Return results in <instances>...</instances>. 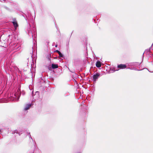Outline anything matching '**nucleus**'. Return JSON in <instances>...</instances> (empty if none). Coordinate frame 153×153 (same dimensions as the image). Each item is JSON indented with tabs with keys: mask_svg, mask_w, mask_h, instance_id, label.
I'll return each instance as SVG.
<instances>
[{
	"mask_svg": "<svg viewBox=\"0 0 153 153\" xmlns=\"http://www.w3.org/2000/svg\"><path fill=\"white\" fill-rule=\"evenodd\" d=\"M25 19L26 20L28 21L29 23L30 22L32 23H33V18H32L31 14L30 13H28L27 15H26ZM29 25L30 27L28 29V34L29 36H32L33 37V35H35L36 33V29L34 25H33L32 26H31L29 23Z\"/></svg>",
	"mask_w": 153,
	"mask_h": 153,
	"instance_id": "obj_1",
	"label": "nucleus"
},
{
	"mask_svg": "<svg viewBox=\"0 0 153 153\" xmlns=\"http://www.w3.org/2000/svg\"><path fill=\"white\" fill-rule=\"evenodd\" d=\"M21 95V93L20 91H18L17 92L14 93L12 94V97L13 98V100L18 101Z\"/></svg>",
	"mask_w": 153,
	"mask_h": 153,
	"instance_id": "obj_2",
	"label": "nucleus"
},
{
	"mask_svg": "<svg viewBox=\"0 0 153 153\" xmlns=\"http://www.w3.org/2000/svg\"><path fill=\"white\" fill-rule=\"evenodd\" d=\"M127 64L128 66L131 67L134 66L135 67H137L140 65V63L138 62H134L128 63Z\"/></svg>",
	"mask_w": 153,
	"mask_h": 153,
	"instance_id": "obj_3",
	"label": "nucleus"
},
{
	"mask_svg": "<svg viewBox=\"0 0 153 153\" xmlns=\"http://www.w3.org/2000/svg\"><path fill=\"white\" fill-rule=\"evenodd\" d=\"M102 75L99 73H96L93 76L94 82H95L97 79Z\"/></svg>",
	"mask_w": 153,
	"mask_h": 153,
	"instance_id": "obj_4",
	"label": "nucleus"
},
{
	"mask_svg": "<svg viewBox=\"0 0 153 153\" xmlns=\"http://www.w3.org/2000/svg\"><path fill=\"white\" fill-rule=\"evenodd\" d=\"M13 21L12 22L15 27V28L16 29L18 27V24L15 19H13Z\"/></svg>",
	"mask_w": 153,
	"mask_h": 153,
	"instance_id": "obj_5",
	"label": "nucleus"
},
{
	"mask_svg": "<svg viewBox=\"0 0 153 153\" xmlns=\"http://www.w3.org/2000/svg\"><path fill=\"white\" fill-rule=\"evenodd\" d=\"M126 65L124 64H121L119 65H118L117 66V67L118 68H120V69H124L126 68Z\"/></svg>",
	"mask_w": 153,
	"mask_h": 153,
	"instance_id": "obj_6",
	"label": "nucleus"
},
{
	"mask_svg": "<svg viewBox=\"0 0 153 153\" xmlns=\"http://www.w3.org/2000/svg\"><path fill=\"white\" fill-rule=\"evenodd\" d=\"M31 106V105L30 104H27L25 105V108H24V111H26L30 108Z\"/></svg>",
	"mask_w": 153,
	"mask_h": 153,
	"instance_id": "obj_7",
	"label": "nucleus"
},
{
	"mask_svg": "<svg viewBox=\"0 0 153 153\" xmlns=\"http://www.w3.org/2000/svg\"><path fill=\"white\" fill-rule=\"evenodd\" d=\"M96 65L97 68H100L101 66V63L100 62L97 61L96 62Z\"/></svg>",
	"mask_w": 153,
	"mask_h": 153,
	"instance_id": "obj_8",
	"label": "nucleus"
},
{
	"mask_svg": "<svg viewBox=\"0 0 153 153\" xmlns=\"http://www.w3.org/2000/svg\"><path fill=\"white\" fill-rule=\"evenodd\" d=\"M52 67L53 69L57 68L58 67V65L57 64H52Z\"/></svg>",
	"mask_w": 153,
	"mask_h": 153,
	"instance_id": "obj_9",
	"label": "nucleus"
},
{
	"mask_svg": "<svg viewBox=\"0 0 153 153\" xmlns=\"http://www.w3.org/2000/svg\"><path fill=\"white\" fill-rule=\"evenodd\" d=\"M152 47V46L149 49H147L145 51V53H146V54H148V53H149L150 52V48Z\"/></svg>",
	"mask_w": 153,
	"mask_h": 153,
	"instance_id": "obj_10",
	"label": "nucleus"
},
{
	"mask_svg": "<svg viewBox=\"0 0 153 153\" xmlns=\"http://www.w3.org/2000/svg\"><path fill=\"white\" fill-rule=\"evenodd\" d=\"M15 133H16L17 134H19V135H20V133H19L18 132V131L17 130H14V131H13V132H12V134H14Z\"/></svg>",
	"mask_w": 153,
	"mask_h": 153,
	"instance_id": "obj_11",
	"label": "nucleus"
},
{
	"mask_svg": "<svg viewBox=\"0 0 153 153\" xmlns=\"http://www.w3.org/2000/svg\"><path fill=\"white\" fill-rule=\"evenodd\" d=\"M128 68L131 69V70H136V71H139L140 70H137L136 68Z\"/></svg>",
	"mask_w": 153,
	"mask_h": 153,
	"instance_id": "obj_12",
	"label": "nucleus"
},
{
	"mask_svg": "<svg viewBox=\"0 0 153 153\" xmlns=\"http://www.w3.org/2000/svg\"><path fill=\"white\" fill-rule=\"evenodd\" d=\"M58 54H59V56L60 57H62V58H63L64 57V55L60 52Z\"/></svg>",
	"mask_w": 153,
	"mask_h": 153,
	"instance_id": "obj_13",
	"label": "nucleus"
},
{
	"mask_svg": "<svg viewBox=\"0 0 153 153\" xmlns=\"http://www.w3.org/2000/svg\"><path fill=\"white\" fill-rule=\"evenodd\" d=\"M28 135H29V137L33 141V142H34V140H33V139L31 137V135L30 134V133H28Z\"/></svg>",
	"mask_w": 153,
	"mask_h": 153,
	"instance_id": "obj_14",
	"label": "nucleus"
},
{
	"mask_svg": "<svg viewBox=\"0 0 153 153\" xmlns=\"http://www.w3.org/2000/svg\"><path fill=\"white\" fill-rule=\"evenodd\" d=\"M35 95H39V92H38V91H36V92H35Z\"/></svg>",
	"mask_w": 153,
	"mask_h": 153,
	"instance_id": "obj_15",
	"label": "nucleus"
},
{
	"mask_svg": "<svg viewBox=\"0 0 153 153\" xmlns=\"http://www.w3.org/2000/svg\"><path fill=\"white\" fill-rule=\"evenodd\" d=\"M56 52H57L58 53H59L60 52L58 50H56Z\"/></svg>",
	"mask_w": 153,
	"mask_h": 153,
	"instance_id": "obj_16",
	"label": "nucleus"
},
{
	"mask_svg": "<svg viewBox=\"0 0 153 153\" xmlns=\"http://www.w3.org/2000/svg\"><path fill=\"white\" fill-rule=\"evenodd\" d=\"M57 45H55V47H57Z\"/></svg>",
	"mask_w": 153,
	"mask_h": 153,
	"instance_id": "obj_17",
	"label": "nucleus"
},
{
	"mask_svg": "<svg viewBox=\"0 0 153 153\" xmlns=\"http://www.w3.org/2000/svg\"><path fill=\"white\" fill-rule=\"evenodd\" d=\"M22 94L23 95H24V94H25V93H22Z\"/></svg>",
	"mask_w": 153,
	"mask_h": 153,
	"instance_id": "obj_18",
	"label": "nucleus"
},
{
	"mask_svg": "<svg viewBox=\"0 0 153 153\" xmlns=\"http://www.w3.org/2000/svg\"><path fill=\"white\" fill-rule=\"evenodd\" d=\"M145 53V52L144 53H143V54H144V53Z\"/></svg>",
	"mask_w": 153,
	"mask_h": 153,
	"instance_id": "obj_19",
	"label": "nucleus"
},
{
	"mask_svg": "<svg viewBox=\"0 0 153 153\" xmlns=\"http://www.w3.org/2000/svg\"><path fill=\"white\" fill-rule=\"evenodd\" d=\"M145 53V52L144 53H143V54H144V53Z\"/></svg>",
	"mask_w": 153,
	"mask_h": 153,
	"instance_id": "obj_20",
	"label": "nucleus"
},
{
	"mask_svg": "<svg viewBox=\"0 0 153 153\" xmlns=\"http://www.w3.org/2000/svg\"><path fill=\"white\" fill-rule=\"evenodd\" d=\"M145 53V52L144 53H143V54H144V53Z\"/></svg>",
	"mask_w": 153,
	"mask_h": 153,
	"instance_id": "obj_21",
	"label": "nucleus"
},
{
	"mask_svg": "<svg viewBox=\"0 0 153 153\" xmlns=\"http://www.w3.org/2000/svg\"><path fill=\"white\" fill-rule=\"evenodd\" d=\"M153 45V44H152V46Z\"/></svg>",
	"mask_w": 153,
	"mask_h": 153,
	"instance_id": "obj_22",
	"label": "nucleus"
},
{
	"mask_svg": "<svg viewBox=\"0 0 153 153\" xmlns=\"http://www.w3.org/2000/svg\"><path fill=\"white\" fill-rule=\"evenodd\" d=\"M152 49L153 50V49Z\"/></svg>",
	"mask_w": 153,
	"mask_h": 153,
	"instance_id": "obj_23",
	"label": "nucleus"
}]
</instances>
